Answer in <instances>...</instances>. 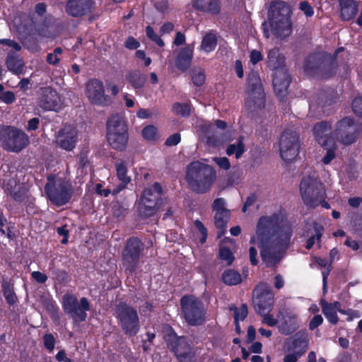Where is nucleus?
<instances>
[{"mask_svg": "<svg viewBox=\"0 0 362 362\" xmlns=\"http://www.w3.org/2000/svg\"><path fill=\"white\" fill-rule=\"evenodd\" d=\"M333 136L345 145L354 143L357 138V129L353 118L345 117L339 120L333 130Z\"/></svg>", "mask_w": 362, "mask_h": 362, "instance_id": "14", "label": "nucleus"}, {"mask_svg": "<svg viewBox=\"0 0 362 362\" xmlns=\"http://www.w3.org/2000/svg\"><path fill=\"white\" fill-rule=\"evenodd\" d=\"M300 191L304 203L311 207L318 206L325 199L322 183L312 176L304 177L300 183Z\"/></svg>", "mask_w": 362, "mask_h": 362, "instance_id": "8", "label": "nucleus"}, {"mask_svg": "<svg viewBox=\"0 0 362 362\" xmlns=\"http://www.w3.org/2000/svg\"><path fill=\"white\" fill-rule=\"evenodd\" d=\"M146 35L153 42H155L159 47L164 46V42L162 39L154 32L153 29L148 25L146 28Z\"/></svg>", "mask_w": 362, "mask_h": 362, "instance_id": "55", "label": "nucleus"}, {"mask_svg": "<svg viewBox=\"0 0 362 362\" xmlns=\"http://www.w3.org/2000/svg\"><path fill=\"white\" fill-rule=\"evenodd\" d=\"M185 180L190 190L196 194L209 192L216 180V173L209 165L194 161L187 166Z\"/></svg>", "mask_w": 362, "mask_h": 362, "instance_id": "2", "label": "nucleus"}, {"mask_svg": "<svg viewBox=\"0 0 362 362\" xmlns=\"http://www.w3.org/2000/svg\"><path fill=\"white\" fill-rule=\"evenodd\" d=\"M335 68V57L323 52L310 54L304 63L305 71L312 76L319 78L331 77Z\"/></svg>", "mask_w": 362, "mask_h": 362, "instance_id": "4", "label": "nucleus"}, {"mask_svg": "<svg viewBox=\"0 0 362 362\" xmlns=\"http://www.w3.org/2000/svg\"><path fill=\"white\" fill-rule=\"evenodd\" d=\"M127 132V127L124 118L114 114L107 121V134Z\"/></svg>", "mask_w": 362, "mask_h": 362, "instance_id": "31", "label": "nucleus"}, {"mask_svg": "<svg viewBox=\"0 0 362 362\" xmlns=\"http://www.w3.org/2000/svg\"><path fill=\"white\" fill-rule=\"evenodd\" d=\"M181 136L179 133H175L170 135L165 141V144L167 146H176L180 142Z\"/></svg>", "mask_w": 362, "mask_h": 362, "instance_id": "61", "label": "nucleus"}, {"mask_svg": "<svg viewBox=\"0 0 362 362\" xmlns=\"http://www.w3.org/2000/svg\"><path fill=\"white\" fill-rule=\"evenodd\" d=\"M313 226L315 231V234L310 237L306 242L305 248L308 250H310L313 247L315 240H317V242L318 247H320V241L321 238L322 236L324 228L322 227V226L316 222L313 223Z\"/></svg>", "mask_w": 362, "mask_h": 362, "instance_id": "40", "label": "nucleus"}, {"mask_svg": "<svg viewBox=\"0 0 362 362\" xmlns=\"http://www.w3.org/2000/svg\"><path fill=\"white\" fill-rule=\"evenodd\" d=\"M45 347L50 352L53 351L55 344V338L52 334H46L42 337Z\"/></svg>", "mask_w": 362, "mask_h": 362, "instance_id": "56", "label": "nucleus"}, {"mask_svg": "<svg viewBox=\"0 0 362 362\" xmlns=\"http://www.w3.org/2000/svg\"><path fill=\"white\" fill-rule=\"evenodd\" d=\"M293 233L291 224L280 212L259 218L256 228L257 246L267 267H275L281 261Z\"/></svg>", "mask_w": 362, "mask_h": 362, "instance_id": "1", "label": "nucleus"}, {"mask_svg": "<svg viewBox=\"0 0 362 362\" xmlns=\"http://www.w3.org/2000/svg\"><path fill=\"white\" fill-rule=\"evenodd\" d=\"M266 63L269 68L275 71L284 68L285 57L279 53V48L274 47L268 51Z\"/></svg>", "mask_w": 362, "mask_h": 362, "instance_id": "30", "label": "nucleus"}, {"mask_svg": "<svg viewBox=\"0 0 362 362\" xmlns=\"http://www.w3.org/2000/svg\"><path fill=\"white\" fill-rule=\"evenodd\" d=\"M247 93L256 92L264 93L261 79L257 72H250L247 77Z\"/></svg>", "mask_w": 362, "mask_h": 362, "instance_id": "36", "label": "nucleus"}, {"mask_svg": "<svg viewBox=\"0 0 362 362\" xmlns=\"http://www.w3.org/2000/svg\"><path fill=\"white\" fill-rule=\"evenodd\" d=\"M144 243L136 237L129 238L122 252V266L127 273L132 274L139 265L144 256Z\"/></svg>", "mask_w": 362, "mask_h": 362, "instance_id": "5", "label": "nucleus"}, {"mask_svg": "<svg viewBox=\"0 0 362 362\" xmlns=\"http://www.w3.org/2000/svg\"><path fill=\"white\" fill-rule=\"evenodd\" d=\"M291 13L289 5L283 1H272L268 11V19L272 32L283 38L291 33L288 18Z\"/></svg>", "mask_w": 362, "mask_h": 362, "instance_id": "3", "label": "nucleus"}, {"mask_svg": "<svg viewBox=\"0 0 362 362\" xmlns=\"http://www.w3.org/2000/svg\"><path fill=\"white\" fill-rule=\"evenodd\" d=\"M89 310V302L86 298L83 297L81 298L80 303L66 314L69 315L75 322H81L86 320L87 317L86 311Z\"/></svg>", "mask_w": 362, "mask_h": 362, "instance_id": "29", "label": "nucleus"}, {"mask_svg": "<svg viewBox=\"0 0 362 362\" xmlns=\"http://www.w3.org/2000/svg\"><path fill=\"white\" fill-rule=\"evenodd\" d=\"M78 141V132L71 125H64L55 133V142L61 148L71 151Z\"/></svg>", "mask_w": 362, "mask_h": 362, "instance_id": "16", "label": "nucleus"}, {"mask_svg": "<svg viewBox=\"0 0 362 362\" xmlns=\"http://www.w3.org/2000/svg\"><path fill=\"white\" fill-rule=\"evenodd\" d=\"M162 192L160 184L155 182L151 187L144 189L141 202L160 209L164 204L161 198Z\"/></svg>", "mask_w": 362, "mask_h": 362, "instance_id": "23", "label": "nucleus"}, {"mask_svg": "<svg viewBox=\"0 0 362 362\" xmlns=\"http://www.w3.org/2000/svg\"><path fill=\"white\" fill-rule=\"evenodd\" d=\"M32 22L35 25L36 32L40 36L47 38L54 37L50 30L53 23V18L51 16H45L42 18H37L33 16L32 18Z\"/></svg>", "mask_w": 362, "mask_h": 362, "instance_id": "25", "label": "nucleus"}, {"mask_svg": "<svg viewBox=\"0 0 362 362\" xmlns=\"http://www.w3.org/2000/svg\"><path fill=\"white\" fill-rule=\"evenodd\" d=\"M115 168L118 179L122 182L120 187L123 189L130 181L131 178L127 175V168L125 163L122 160H117L115 163Z\"/></svg>", "mask_w": 362, "mask_h": 362, "instance_id": "39", "label": "nucleus"}, {"mask_svg": "<svg viewBox=\"0 0 362 362\" xmlns=\"http://www.w3.org/2000/svg\"><path fill=\"white\" fill-rule=\"evenodd\" d=\"M142 136L148 141H156L158 139L157 128L153 125H148L142 130Z\"/></svg>", "mask_w": 362, "mask_h": 362, "instance_id": "53", "label": "nucleus"}, {"mask_svg": "<svg viewBox=\"0 0 362 362\" xmlns=\"http://www.w3.org/2000/svg\"><path fill=\"white\" fill-rule=\"evenodd\" d=\"M63 52V49L58 47H56L53 52L49 53L47 56L46 61L48 64L52 65H57L60 61V56Z\"/></svg>", "mask_w": 362, "mask_h": 362, "instance_id": "54", "label": "nucleus"}, {"mask_svg": "<svg viewBox=\"0 0 362 362\" xmlns=\"http://www.w3.org/2000/svg\"><path fill=\"white\" fill-rule=\"evenodd\" d=\"M308 336L305 331H299L287 342V354L284 362H296L306 351L308 346Z\"/></svg>", "mask_w": 362, "mask_h": 362, "instance_id": "13", "label": "nucleus"}, {"mask_svg": "<svg viewBox=\"0 0 362 362\" xmlns=\"http://www.w3.org/2000/svg\"><path fill=\"white\" fill-rule=\"evenodd\" d=\"M193 59V47L188 45L182 48L175 59V66L181 71H185L191 65Z\"/></svg>", "mask_w": 362, "mask_h": 362, "instance_id": "26", "label": "nucleus"}, {"mask_svg": "<svg viewBox=\"0 0 362 362\" xmlns=\"http://www.w3.org/2000/svg\"><path fill=\"white\" fill-rule=\"evenodd\" d=\"M290 82V77L285 68L277 69L274 71L273 86L279 97L283 98L286 94Z\"/></svg>", "mask_w": 362, "mask_h": 362, "instance_id": "22", "label": "nucleus"}, {"mask_svg": "<svg viewBox=\"0 0 362 362\" xmlns=\"http://www.w3.org/2000/svg\"><path fill=\"white\" fill-rule=\"evenodd\" d=\"M23 45L33 52L40 50L38 40L34 34H26L21 37Z\"/></svg>", "mask_w": 362, "mask_h": 362, "instance_id": "42", "label": "nucleus"}, {"mask_svg": "<svg viewBox=\"0 0 362 362\" xmlns=\"http://www.w3.org/2000/svg\"><path fill=\"white\" fill-rule=\"evenodd\" d=\"M230 310L234 313L235 322L244 320L248 314L247 306L246 304H243L240 308H237L234 305L230 306Z\"/></svg>", "mask_w": 362, "mask_h": 362, "instance_id": "49", "label": "nucleus"}, {"mask_svg": "<svg viewBox=\"0 0 362 362\" xmlns=\"http://www.w3.org/2000/svg\"><path fill=\"white\" fill-rule=\"evenodd\" d=\"M298 327L297 317L287 315L284 317L283 322L279 326L281 334L288 335L294 332Z\"/></svg>", "mask_w": 362, "mask_h": 362, "instance_id": "35", "label": "nucleus"}, {"mask_svg": "<svg viewBox=\"0 0 362 362\" xmlns=\"http://www.w3.org/2000/svg\"><path fill=\"white\" fill-rule=\"evenodd\" d=\"M341 6V16L344 21L352 19L357 12V6L354 0H339Z\"/></svg>", "mask_w": 362, "mask_h": 362, "instance_id": "34", "label": "nucleus"}, {"mask_svg": "<svg viewBox=\"0 0 362 362\" xmlns=\"http://www.w3.org/2000/svg\"><path fill=\"white\" fill-rule=\"evenodd\" d=\"M182 312L186 322L192 326L199 325L205 320L203 303L194 296H185L180 300Z\"/></svg>", "mask_w": 362, "mask_h": 362, "instance_id": "9", "label": "nucleus"}, {"mask_svg": "<svg viewBox=\"0 0 362 362\" xmlns=\"http://www.w3.org/2000/svg\"><path fill=\"white\" fill-rule=\"evenodd\" d=\"M6 189L16 201L21 202L25 198V189L17 179L16 175L8 180Z\"/></svg>", "mask_w": 362, "mask_h": 362, "instance_id": "27", "label": "nucleus"}, {"mask_svg": "<svg viewBox=\"0 0 362 362\" xmlns=\"http://www.w3.org/2000/svg\"><path fill=\"white\" fill-rule=\"evenodd\" d=\"M194 225L197 227V228L199 230V231L201 233L202 237L200 240V242L202 243H205L207 237V230L204 227V224L202 223V221L199 220H196L194 221Z\"/></svg>", "mask_w": 362, "mask_h": 362, "instance_id": "62", "label": "nucleus"}, {"mask_svg": "<svg viewBox=\"0 0 362 362\" xmlns=\"http://www.w3.org/2000/svg\"><path fill=\"white\" fill-rule=\"evenodd\" d=\"M115 316L124 333L135 336L139 331L140 323L138 313L133 307L125 303H119L115 307Z\"/></svg>", "mask_w": 362, "mask_h": 362, "instance_id": "6", "label": "nucleus"}, {"mask_svg": "<svg viewBox=\"0 0 362 362\" xmlns=\"http://www.w3.org/2000/svg\"><path fill=\"white\" fill-rule=\"evenodd\" d=\"M126 209L122 206L119 203H116L112 206V213L114 216L117 218L123 217Z\"/></svg>", "mask_w": 362, "mask_h": 362, "instance_id": "63", "label": "nucleus"}, {"mask_svg": "<svg viewBox=\"0 0 362 362\" xmlns=\"http://www.w3.org/2000/svg\"><path fill=\"white\" fill-rule=\"evenodd\" d=\"M159 209L156 206L145 204L140 202L139 204V214L143 218H148L153 216L156 211Z\"/></svg>", "mask_w": 362, "mask_h": 362, "instance_id": "48", "label": "nucleus"}, {"mask_svg": "<svg viewBox=\"0 0 362 362\" xmlns=\"http://www.w3.org/2000/svg\"><path fill=\"white\" fill-rule=\"evenodd\" d=\"M126 78L134 89L142 88L146 81V75L141 74L139 70L129 71Z\"/></svg>", "mask_w": 362, "mask_h": 362, "instance_id": "37", "label": "nucleus"}, {"mask_svg": "<svg viewBox=\"0 0 362 362\" xmlns=\"http://www.w3.org/2000/svg\"><path fill=\"white\" fill-rule=\"evenodd\" d=\"M173 112L182 117H189L190 115V107L185 103H176L173 106Z\"/></svg>", "mask_w": 362, "mask_h": 362, "instance_id": "52", "label": "nucleus"}, {"mask_svg": "<svg viewBox=\"0 0 362 362\" xmlns=\"http://www.w3.org/2000/svg\"><path fill=\"white\" fill-rule=\"evenodd\" d=\"M274 294L272 288L265 283L259 284L253 291V304L259 315L271 311L274 305Z\"/></svg>", "mask_w": 362, "mask_h": 362, "instance_id": "12", "label": "nucleus"}, {"mask_svg": "<svg viewBox=\"0 0 362 362\" xmlns=\"http://www.w3.org/2000/svg\"><path fill=\"white\" fill-rule=\"evenodd\" d=\"M243 136H240L238 139L237 144H230L226 149V153L228 156H231L233 154L235 155V158L237 159L240 158L243 153L245 152V145L243 144Z\"/></svg>", "mask_w": 362, "mask_h": 362, "instance_id": "41", "label": "nucleus"}, {"mask_svg": "<svg viewBox=\"0 0 362 362\" xmlns=\"http://www.w3.org/2000/svg\"><path fill=\"white\" fill-rule=\"evenodd\" d=\"M192 6L200 11L218 15L221 12L219 0H194Z\"/></svg>", "mask_w": 362, "mask_h": 362, "instance_id": "28", "label": "nucleus"}, {"mask_svg": "<svg viewBox=\"0 0 362 362\" xmlns=\"http://www.w3.org/2000/svg\"><path fill=\"white\" fill-rule=\"evenodd\" d=\"M165 340L177 359L190 358L192 346L185 337H177L174 333H171L166 337Z\"/></svg>", "mask_w": 362, "mask_h": 362, "instance_id": "17", "label": "nucleus"}, {"mask_svg": "<svg viewBox=\"0 0 362 362\" xmlns=\"http://www.w3.org/2000/svg\"><path fill=\"white\" fill-rule=\"evenodd\" d=\"M192 81L197 86H202L205 81V75L202 70L199 69L197 72L193 71Z\"/></svg>", "mask_w": 362, "mask_h": 362, "instance_id": "57", "label": "nucleus"}, {"mask_svg": "<svg viewBox=\"0 0 362 362\" xmlns=\"http://www.w3.org/2000/svg\"><path fill=\"white\" fill-rule=\"evenodd\" d=\"M226 126L227 124L224 121L217 119L215 125L211 123H204L201 125L200 129L206 139V143L210 146H215L220 142L216 128L223 130L226 128Z\"/></svg>", "mask_w": 362, "mask_h": 362, "instance_id": "21", "label": "nucleus"}, {"mask_svg": "<svg viewBox=\"0 0 362 362\" xmlns=\"http://www.w3.org/2000/svg\"><path fill=\"white\" fill-rule=\"evenodd\" d=\"M250 59L252 64H256L263 59V56L259 51L252 49L250 52Z\"/></svg>", "mask_w": 362, "mask_h": 362, "instance_id": "64", "label": "nucleus"}, {"mask_svg": "<svg viewBox=\"0 0 362 362\" xmlns=\"http://www.w3.org/2000/svg\"><path fill=\"white\" fill-rule=\"evenodd\" d=\"M2 291L7 303L10 305H13L17 300V296L13 291V287L7 281L2 284Z\"/></svg>", "mask_w": 362, "mask_h": 362, "instance_id": "46", "label": "nucleus"}, {"mask_svg": "<svg viewBox=\"0 0 362 362\" xmlns=\"http://www.w3.org/2000/svg\"><path fill=\"white\" fill-rule=\"evenodd\" d=\"M6 66L11 72L19 74L23 71L24 62L18 54L11 51L6 58Z\"/></svg>", "mask_w": 362, "mask_h": 362, "instance_id": "33", "label": "nucleus"}, {"mask_svg": "<svg viewBox=\"0 0 362 362\" xmlns=\"http://www.w3.org/2000/svg\"><path fill=\"white\" fill-rule=\"evenodd\" d=\"M0 45L8 46L13 48L16 51H21V46L17 42L10 39H1L0 40Z\"/></svg>", "mask_w": 362, "mask_h": 362, "instance_id": "60", "label": "nucleus"}, {"mask_svg": "<svg viewBox=\"0 0 362 362\" xmlns=\"http://www.w3.org/2000/svg\"><path fill=\"white\" fill-rule=\"evenodd\" d=\"M217 45V37L212 33H207L202 39L201 49L206 52L214 50Z\"/></svg>", "mask_w": 362, "mask_h": 362, "instance_id": "43", "label": "nucleus"}, {"mask_svg": "<svg viewBox=\"0 0 362 362\" xmlns=\"http://www.w3.org/2000/svg\"><path fill=\"white\" fill-rule=\"evenodd\" d=\"M218 256L221 259L225 261L227 265H231L235 257L231 250L227 247H221L219 249Z\"/></svg>", "mask_w": 362, "mask_h": 362, "instance_id": "51", "label": "nucleus"}, {"mask_svg": "<svg viewBox=\"0 0 362 362\" xmlns=\"http://www.w3.org/2000/svg\"><path fill=\"white\" fill-rule=\"evenodd\" d=\"M317 142L322 146H327L332 142L333 131L332 124L327 121L316 123L313 129Z\"/></svg>", "mask_w": 362, "mask_h": 362, "instance_id": "20", "label": "nucleus"}, {"mask_svg": "<svg viewBox=\"0 0 362 362\" xmlns=\"http://www.w3.org/2000/svg\"><path fill=\"white\" fill-rule=\"evenodd\" d=\"M60 98L57 92L49 86L40 89L38 104L45 110H56L59 105Z\"/></svg>", "mask_w": 362, "mask_h": 362, "instance_id": "19", "label": "nucleus"}, {"mask_svg": "<svg viewBox=\"0 0 362 362\" xmlns=\"http://www.w3.org/2000/svg\"><path fill=\"white\" fill-rule=\"evenodd\" d=\"M95 4L93 0H69L65 10L69 16L79 18L93 12Z\"/></svg>", "mask_w": 362, "mask_h": 362, "instance_id": "18", "label": "nucleus"}, {"mask_svg": "<svg viewBox=\"0 0 362 362\" xmlns=\"http://www.w3.org/2000/svg\"><path fill=\"white\" fill-rule=\"evenodd\" d=\"M0 141L4 149L19 153L29 144L28 136L22 130L12 126L0 129Z\"/></svg>", "mask_w": 362, "mask_h": 362, "instance_id": "7", "label": "nucleus"}, {"mask_svg": "<svg viewBox=\"0 0 362 362\" xmlns=\"http://www.w3.org/2000/svg\"><path fill=\"white\" fill-rule=\"evenodd\" d=\"M79 304L76 296L71 293H66L62 298V308L65 313L72 310Z\"/></svg>", "mask_w": 362, "mask_h": 362, "instance_id": "44", "label": "nucleus"}, {"mask_svg": "<svg viewBox=\"0 0 362 362\" xmlns=\"http://www.w3.org/2000/svg\"><path fill=\"white\" fill-rule=\"evenodd\" d=\"M300 141L298 134L291 129L285 130L279 139L281 158L286 162L293 161L299 153Z\"/></svg>", "mask_w": 362, "mask_h": 362, "instance_id": "11", "label": "nucleus"}, {"mask_svg": "<svg viewBox=\"0 0 362 362\" xmlns=\"http://www.w3.org/2000/svg\"><path fill=\"white\" fill-rule=\"evenodd\" d=\"M42 305L49 313L50 317L54 320H59L58 315V308L54 302L49 298H45L42 301Z\"/></svg>", "mask_w": 362, "mask_h": 362, "instance_id": "50", "label": "nucleus"}, {"mask_svg": "<svg viewBox=\"0 0 362 362\" xmlns=\"http://www.w3.org/2000/svg\"><path fill=\"white\" fill-rule=\"evenodd\" d=\"M225 200L223 198L216 199L212 204V209L216 212L222 211H228L226 209Z\"/></svg>", "mask_w": 362, "mask_h": 362, "instance_id": "58", "label": "nucleus"}, {"mask_svg": "<svg viewBox=\"0 0 362 362\" xmlns=\"http://www.w3.org/2000/svg\"><path fill=\"white\" fill-rule=\"evenodd\" d=\"M86 95L89 102L95 105L105 107L112 103L110 97L105 93L103 82L96 78L86 83Z\"/></svg>", "mask_w": 362, "mask_h": 362, "instance_id": "15", "label": "nucleus"}, {"mask_svg": "<svg viewBox=\"0 0 362 362\" xmlns=\"http://www.w3.org/2000/svg\"><path fill=\"white\" fill-rule=\"evenodd\" d=\"M245 100V108L250 115L253 117L259 111L264 109L265 106L264 93L248 92Z\"/></svg>", "mask_w": 362, "mask_h": 362, "instance_id": "24", "label": "nucleus"}, {"mask_svg": "<svg viewBox=\"0 0 362 362\" xmlns=\"http://www.w3.org/2000/svg\"><path fill=\"white\" fill-rule=\"evenodd\" d=\"M354 112L358 116H362V97L356 98L352 103Z\"/></svg>", "mask_w": 362, "mask_h": 362, "instance_id": "59", "label": "nucleus"}, {"mask_svg": "<svg viewBox=\"0 0 362 362\" xmlns=\"http://www.w3.org/2000/svg\"><path fill=\"white\" fill-rule=\"evenodd\" d=\"M45 191L49 199L56 206L66 204L72 195L71 185L62 180L57 182L49 180L45 186Z\"/></svg>", "mask_w": 362, "mask_h": 362, "instance_id": "10", "label": "nucleus"}, {"mask_svg": "<svg viewBox=\"0 0 362 362\" xmlns=\"http://www.w3.org/2000/svg\"><path fill=\"white\" fill-rule=\"evenodd\" d=\"M221 278L223 282L228 286H235L240 284L243 281L240 274L231 269L224 271Z\"/></svg>", "mask_w": 362, "mask_h": 362, "instance_id": "38", "label": "nucleus"}, {"mask_svg": "<svg viewBox=\"0 0 362 362\" xmlns=\"http://www.w3.org/2000/svg\"><path fill=\"white\" fill-rule=\"evenodd\" d=\"M230 218L229 211H217L215 213V225L220 229H224Z\"/></svg>", "mask_w": 362, "mask_h": 362, "instance_id": "47", "label": "nucleus"}, {"mask_svg": "<svg viewBox=\"0 0 362 362\" xmlns=\"http://www.w3.org/2000/svg\"><path fill=\"white\" fill-rule=\"evenodd\" d=\"M321 306L322 313L327 318V320L332 324H337L339 320V317L337 316V312L332 308V306L325 300L321 301Z\"/></svg>", "mask_w": 362, "mask_h": 362, "instance_id": "45", "label": "nucleus"}, {"mask_svg": "<svg viewBox=\"0 0 362 362\" xmlns=\"http://www.w3.org/2000/svg\"><path fill=\"white\" fill-rule=\"evenodd\" d=\"M109 144L115 149L123 151L128 141L127 132L107 134Z\"/></svg>", "mask_w": 362, "mask_h": 362, "instance_id": "32", "label": "nucleus"}]
</instances>
